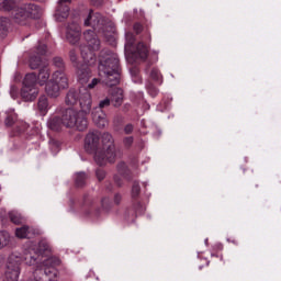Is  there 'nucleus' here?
I'll use <instances>...</instances> for the list:
<instances>
[{"instance_id": "f257e3e1", "label": "nucleus", "mask_w": 281, "mask_h": 281, "mask_svg": "<svg viewBox=\"0 0 281 281\" xmlns=\"http://www.w3.org/2000/svg\"><path fill=\"white\" fill-rule=\"evenodd\" d=\"M81 58L82 63L81 65L75 67V74L77 76V80L79 85H89V81L91 80L93 74L91 71L92 65H95L97 57L95 53L89 50V47L81 46Z\"/></svg>"}, {"instance_id": "f03ea898", "label": "nucleus", "mask_w": 281, "mask_h": 281, "mask_svg": "<svg viewBox=\"0 0 281 281\" xmlns=\"http://www.w3.org/2000/svg\"><path fill=\"white\" fill-rule=\"evenodd\" d=\"M56 113H60L61 122L66 128H77L79 132L89 128L87 116L74 108H57Z\"/></svg>"}, {"instance_id": "7ed1b4c3", "label": "nucleus", "mask_w": 281, "mask_h": 281, "mask_svg": "<svg viewBox=\"0 0 281 281\" xmlns=\"http://www.w3.org/2000/svg\"><path fill=\"white\" fill-rule=\"evenodd\" d=\"M137 38L132 32L125 33V57L128 63H137V60H146L148 58V47L139 42L135 46Z\"/></svg>"}, {"instance_id": "20e7f679", "label": "nucleus", "mask_w": 281, "mask_h": 281, "mask_svg": "<svg viewBox=\"0 0 281 281\" xmlns=\"http://www.w3.org/2000/svg\"><path fill=\"white\" fill-rule=\"evenodd\" d=\"M46 265H50V267L45 266L34 270L32 281H56L58 278V270L56 267L60 265V259L48 258Z\"/></svg>"}, {"instance_id": "39448f33", "label": "nucleus", "mask_w": 281, "mask_h": 281, "mask_svg": "<svg viewBox=\"0 0 281 281\" xmlns=\"http://www.w3.org/2000/svg\"><path fill=\"white\" fill-rule=\"evenodd\" d=\"M100 85L99 78H93L90 83H88L87 87L82 86L80 87V97H79V106L80 110L78 111L81 115H89L91 113V108L93 104V99L91 98V92H89V89H95Z\"/></svg>"}, {"instance_id": "423d86ee", "label": "nucleus", "mask_w": 281, "mask_h": 281, "mask_svg": "<svg viewBox=\"0 0 281 281\" xmlns=\"http://www.w3.org/2000/svg\"><path fill=\"white\" fill-rule=\"evenodd\" d=\"M110 71H120V58L117 54L109 49H103L100 53L99 76L109 74Z\"/></svg>"}, {"instance_id": "0eeeda50", "label": "nucleus", "mask_w": 281, "mask_h": 281, "mask_svg": "<svg viewBox=\"0 0 281 281\" xmlns=\"http://www.w3.org/2000/svg\"><path fill=\"white\" fill-rule=\"evenodd\" d=\"M83 25L86 27H93V30H98L99 32H102V34H106V32H114L115 31V24L111 22V20L100 15V14H92L91 12L86 18Z\"/></svg>"}, {"instance_id": "6e6552de", "label": "nucleus", "mask_w": 281, "mask_h": 281, "mask_svg": "<svg viewBox=\"0 0 281 281\" xmlns=\"http://www.w3.org/2000/svg\"><path fill=\"white\" fill-rule=\"evenodd\" d=\"M117 157H122V151L115 145L103 147L94 154V161L98 166H106V164H115Z\"/></svg>"}, {"instance_id": "1a4fd4ad", "label": "nucleus", "mask_w": 281, "mask_h": 281, "mask_svg": "<svg viewBox=\"0 0 281 281\" xmlns=\"http://www.w3.org/2000/svg\"><path fill=\"white\" fill-rule=\"evenodd\" d=\"M53 67H55L57 70L53 72V78L55 80L61 81V89H67L69 87V78L67 77V64L65 63V59L63 57H54L53 58Z\"/></svg>"}, {"instance_id": "9d476101", "label": "nucleus", "mask_w": 281, "mask_h": 281, "mask_svg": "<svg viewBox=\"0 0 281 281\" xmlns=\"http://www.w3.org/2000/svg\"><path fill=\"white\" fill-rule=\"evenodd\" d=\"M20 276H21V259L14 256L9 257L5 272H4V279L2 281H19Z\"/></svg>"}, {"instance_id": "9b49d317", "label": "nucleus", "mask_w": 281, "mask_h": 281, "mask_svg": "<svg viewBox=\"0 0 281 281\" xmlns=\"http://www.w3.org/2000/svg\"><path fill=\"white\" fill-rule=\"evenodd\" d=\"M34 12H38V5L36 4H27L25 8H16L13 12V21L14 23H18V25H27V19L32 16L33 14H36Z\"/></svg>"}, {"instance_id": "f8f14e48", "label": "nucleus", "mask_w": 281, "mask_h": 281, "mask_svg": "<svg viewBox=\"0 0 281 281\" xmlns=\"http://www.w3.org/2000/svg\"><path fill=\"white\" fill-rule=\"evenodd\" d=\"M100 133L89 132L85 138V150L90 155L94 153H100Z\"/></svg>"}, {"instance_id": "ddd939ff", "label": "nucleus", "mask_w": 281, "mask_h": 281, "mask_svg": "<svg viewBox=\"0 0 281 281\" xmlns=\"http://www.w3.org/2000/svg\"><path fill=\"white\" fill-rule=\"evenodd\" d=\"M83 36L88 45H80V47H88L89 52H92V54L99 52L101 43L95 32L88 30L83 33Z\"/></svg>"}, {"instance_id": "4468645a", "label": "nucleus", "mask_w": 281, "mask_h": 281, "mask_svg": "<svg viewBox=\"0 0 281 281\" xmlns=\"http://www.w3.org/2000/svg\"><path fill=\"white\" fill-rule=\"evenodd\" d=\"M45 86V93L48 98H58L60 95V89H63V81L60 79L54 78L48 80Z\"/></svg>"}, {"instance_id": "2eb2a0df", "label": "nucleus", "mask_w": 281, "mask_h": 281, "mask_svg": "<svg viewBox=\"0 0 281 281\" xmlns=\"http://www.w3.org/2000/svg\"><path fill=\"white\" fill-rule=\"evenodd\" d=\"M66 38L70 45H76L80 41V25L72 22L67 26Z\"/></svg>"}, {"instance_id": "dca6fc26", "label": "nucleus", "mask_w": 281, "mask_h": 281, "mask_svg": "<svg viewBox=\"0 0 281 281\" xmlns=\"http://www.w3.org/2000/svg\"><path fill=\"white\" fill-rule=\"evenodd\" d=\"M95 205V199L91 198L89 194L83 195V207H88L87 211H85V216H91V212H93V215L98 218L100 217V207H93Z\"/></svg>"}, {"instance_id": "f3484780", "label": "nucleus", "mask_w": 281, "mask_h": 281, "mask_svg": "<svg viewBox=\"0 0 281 281\" xmlns=\"http://www.w3.org/2000/svg\"><path fill=\"white\" fill-rule=\"evenodd\" d=\"M92 120L98 128H104L109 121L106 120V113H104L101 109H93L92 110Z\"/></svg>"}, {"instance_id": "a211bd4d", "label": "nucleus", "mask_w": 281, "mask_h": 281, "mask_svg": "<svg viewBox=\"0 0 281 281\" xmlns=\"http://www.w3.org/2000/svg\"><path fill=\"white\" fill-rule=\"evenodd\" d=\"M110 101L115 109H120L124 104V90L122 88L112 89Z\"/></svg>"}, {"instance_id": "6ab92c4d", "label": "nucleus", "mask_w": 281, "mask_h": 281, "mask_svg": "<svg viewBox=\"0 0 281 281\" xmlns=\"http://www.w3.org/2000/svg\"><path fill=\"white\" fill-rule=\"evenodd\" d=\"M103 79V82L106 87H116L120 82V70L110 71L109 74L100 75Z\"/></svg>"}, {"instance_id": "aec40b11", "label": "nucleus", "mask_w": 281, "mask_h": 281, "mask_svg": "<svg viewBox=\"0 0 281 281\" xmlns=\"http://www.w3.org/2000/svg\"><path fill=\"white\" fill-rule=\"evenodd\" d=\"M37 76V85H40V87H45L47 85V82L49 81V77L52 76V72L49 70V66H42L38 69V74Z\"/></svg>"}, {"instance_id": "412c9836", "label": "nucleus", "mask_w": 281, "mask_h": 281, "mask_svg": "<svg viewBox=\"0 0 281 281\" xmlns=\"http://www.w3.org/2000/svg\"><path fill=\"white\" fill-rule=\"evenodd\" d=\"M35 234H38V231H36L34 227L24 225L20 228L15 229V236L18 238H34Z\"/></svg>"}, {"instance_id": "4be33fe9", "label": "nucleus", "mask_w": 281, "mask_h": 281, "mask_svg": "<svg viewBox=\"0 0 281 281\" xmlns=\"http://www.w3.org/2000/svg\"><path fill=\"white\" fill-rule=\"evenodd\" d=\"M63 126H65V123H63L61 116L54 115L47 121V127L49 131H54L55 133H60V131H63Z\"/></svg>"}, {"instance_id": "5701e85b", "label": "nucleus", "mask_w": 281, "mask_h": 281, "mask_svg": "<svg viewBox=\"0 0 281 281\" xmlns=\"http://www.w3.org/2000/svg\"><path fill=\"white\" fill-rule=\"evenodd\" d=\"M21 98L24 102H34V99L38 95V89L36 88H27L25 86L21 89Z\"/></svg>"}, {"instance_id": "b1692460", "label": "nucleus", "mask_w": 281, "mask_h": 281, "mask_svg": "<svg viewBox=\"0 0 281 281\" xmlns=\"http://www.w3.org/2000/svg\"><path fill=\"white\" fill-rule=\"evenodd\" d=\"M79 100H80V88H79V90L71 88L66 93L65 104L67 106H75V104H78Z\"/></svg>"}, {"instance_id": "393cba45", "label": "nucleus", "mask_w": 281, "mask_h": 281, "mask_svg": "<svg viewBox=\"0 0 281 281\" xmlns=\"http://www.w3.org/2000/svg\"><path fill=\"white\" fill-rule=\"evenodd\" d=\"M19 8L16 0H2L0 2V12H14Z\"/></svg>"}, {"instance_id": "a878e982", "label": "nucleus", "mask_w": 281, "mask_h": 281, "mask_svg": "<svg viewBox=\"0 0 281 281\" xmlns=\"http://www.w3.org/2000/svg\"><path fill=\"white\" fill-rule=\"evenodd\" d=\"M69 16V7L67 4H58L55 19L63 23Z\"/></svg>"}, {"instance_id": "bb28decb", "label": "nucleus", "mask_w": 281, "mask_h": 281, "mask_svg": "<svg viewBox=\"0 0 281 281\" xmlns=\"http://www.w3.org/2000/svg\"><path fill=\"white\" fill-rule=\"evenodd\" d=\"M38 256L41 255H38L36 250L29 249L24 254V262L29 265V267H34V265L37 263Z\"/></svg>"}, {"instance_id": "cd10ccee", "label": "nucleus", "mask_w": 281, "mask_h": 281, "mask_svg": "<svg viewBox=\"0 0 281 281\" xmlns=\"http://www.w3.org/2000/svg\"><path fill=\"white\" fill-rule=\"evenodd\" d=\"M117 172L124 177L127 181H133V173L131 172V169H128V166H126V162L121 161L116 165Z\"/></svg>"}, {"instance_id": "c85d7f7f", "label": "nucleus", "mask_w": 281, "mask_h": 281, "mask_svg": "<svg viewBox=\"0 0 281 281\" xmlns=\"http://www.w3.org/2000/svg\"><path fill=\"white\" fill-rule=\"evenodd\" d=\"M36 83H38L36 72L26 74L23 80V87H27L30 89H36Z\"/></svg>"}, {"instance_id": "c756f323", "label": "nucleus", "mask_w": 281, "mask_h": 281, "mask_svg": "<svg viewBox=\"0 0 281 281\" xmlns=\"http://www.w3.org/2000/svg\"><path fill=\"white\" fill-rule=\"evenodd\" d=\"M40 256H47V254L52 252V248L49 247V243L46 239H42L38 241L37 249L35 250Z\"/></svg>"}, {"instance_id": "7c9ffc66", "label": "nucleus", "mask_w": 281, "mask_h": 281, "mask_svg": "<svg viewBox=\"0 0 281 281\" xmlns=\"http://www.w3.org/2000/svg\"><path fill=\"white\" fill-rule=\"evenodd\" d=\"M37 108L40 113H42V115H45V113H47L49 109V101L47 100L46 95H41L38 98Z\"/></svg>"}, {"instance_id": "2f4dec72", "label": "nucleus", "mask_w": 281, "mask_h": 281, "mask_svg": "<svg viewBox=\"0 0 281 281\" xmlns=\"http://www.w3.org/2000/svg\"><path fill=\"white\" fill-rule=\"evenodd\" d=\"M101 142L103 148H108L109 146H115V139L113 138V135L109 132H104L101 136Z\"/></svg>"}, {"instance_id": "473e14b6", "label": "nucleus", "mask_w": 281, "mask_h": 281, "mask_svg": "<svg viewBox=\"0 0 281 281\" xmlns=\"http://www.w3.org/2000/svg\"><path fill=\"white\" fill-rule=\"evenodd\" d=\"M47 66V64H43V59L41 56H31L30 58V68L31 69H41V67Z\"/></svg>"}, {"instance_id": "72a5a7b5", "label": "nucleus", "mask_w": 281, "mask_h": 281, "mask_svg": "<svg viewBox=\"0 0 281 281\" xmlns=\"http://www.w3.org/2000/svg\"><path fill=\"white\" fill-rule=\"evenodd\" d=\"M88 176L85 172H78L75 177L76 188H85L87 186Z\"/></svg>"}, {"instance_id": "f704fd0d", "label": "nucleus", "mask_w": 281, "mask_h": 281, "mask_svg": "<svg viewBox=\"0 0 281 281\" xmlns=\"http://www.w3.org/2000/svg\"><path fill=\"white\" fill-rule=\"evenodd\" d=\"M68 58H69L74 69L76 67H79L80 65H82V63L78 61V50H76V48H72L69 50Z\"/></svg>"}, {"instance_id": "c9c22d12", "label": "nucleus", "mask_w": 281, "mask_h": 281, "mask_svg": "<svg viewBox=\"0 0 281 281\" xmlns=\"http://www.w3.org/2000/svg\"><path fill=\"white\" fill-rule=\"evenodd\" d=\"M9 218L11 223H14V225H21L23 221H25V218L23 217V215H21V213L14 212V211L9 213Z\"/></svg>"}, {"instance_id": "e433bc0d", "label": "nucleus", "mask_w": 281, "mask_h": 281, "mask_svg": "<svg viewBox=\"0 0 281 281\" xmlns=\"http://www.w3.org/2000/svg\"><path fill=\"white\" fill-rule=\"evenodd\" d=\"M8 245H10V233L2 231L0 232V249L8 247Z\"/></svg>"}, {"instance_id": "4c0bfd02", "label": "nucleus", "mask_w": 281, "mask_h": 281, "mask_svg": "<svg viewBox=\"0 0 281 281\" xmlns=\"http://www.w3.org/2000/svg\"><path fill=\"white\" fill-rule=\"evenodd\" d=\"M142 193V187L139 186V181L135 180L133 181L132 184V199H137V196H139V194Z\"/></svg>"}, {"instance_id": "58836bf2", "label": "nucleus", "mask_w": 281, "mask_h": 281, "mask_svg": "<svg viewBox=\"0 0 281 281\" xmlns=\"http://www.w3.org/2000/svg\"><path fill=\"white\" fill-rule=\"evenodd\" d=\"M149 76H150L151 80H154L155 82H158L159 85H161V82H164L161 72H159V69H157V68H153Z\"/></svg>"}, {"instance_id": "ea45409f", "label": "nucleus", "mask_w": 281, "mask_h": 281, "mask_svg": "<svg viewBox=\"0 0 281 281\" xmlns=\"http://www.w3.org/2000/svg\"><path fill=\"white\" fill-rule=\"evenodd\" d=\"M146 89L153 98H155V95H157V93H159V90L157 89V87H155V85L150 81L146 82Z\"/></svg>"}, {"instance_id": "a19ab883", "label": "nucleus", "mask_w": 281, "mask_h": 281, "mask_svg": "<svg viewBox=\"0 0 281 281\" xmlns=\"http://www.w3.org/2000/svg\"><path fill=\"white\" fill-rule=\"evenodd\" d=\"M49 147H50V150L53 153H58L59 148H60V142H58L57 139L55 138H50L49 142Z\"/></svg>"}, {"instance_id": "79ce46f5", "label": "nucleus", "mask_w": 281, "mask_h": 281, "mask_svg": "<svg viewBox=\"0 0 281 281\" xmlns=\"http://www.w3.org/2000/svg\"><path fill=\"white\" fill-rule=\"evenodd\" d=\"M101 205L105 212H111L113 205L111 204V201L108 198H103L101 200Z\"/></svg>"}, {"instance_id": "37998d69", "label": "nucleus", "mask_w": 281, "mask_h": 281, "mask_svg": "<svg viewBox=\"0 0 281 281\" xmlns=\"http://www.w3.org/2000/svg\"><path fill=\"white\" fill-rule=\"evenodd\" d=\"M10 18H0V27L10 31Z\"/></svg>"}, {"instance_id": "c03bdc74", "label": "nucleus", "mask_w": 281, "mask_h": 281, "mask_svg": "<svg viewBox=\"0 0 281 281\" xmlns=\"http://www.w3.org/2000/svg\"><path fill=\"white\" fill-rule=\"evenodd\" d=\"M111 104H112L111 99L105 98V99L101 100L99 102V106L94 108V109H101V111H102V109H106L108 106H111Z\"/></svg>"}, {"instance_id": "a18cd8bd", "label": "nucleus", "mask_w": 281, "mask_h": 281, "mask_svg": "<svg viewBox=\"0 0 281 281\" xmlns=\"http://www.w3.org/2000/svg\"><path fill=\"white\" fill-rule=\"evenodd\" d=\"M95 177L98 181H104V179H106V171H104V169H97Z\"/></svg>"}, {"instance_id": "49530a36", "label": "nucleus", "mask_w": 281, "mask_h": 281, "mask_svg": "<svg viewBox=\"0 0 281 281\" xmlns=\"http://www.w3.org/2000/svg\"><path fill=\"white\" fill-rule=\"evenodd\" d=\"M36 52L37 54H40V56H45L47 54V45L38 44L36 47Z\"/></svg>"}, {"instance_id": "de8ad7c7", "label": "nucleus", "mask_w": 281, "mask_h": 281, "mask_svg": "<svg viewBox=\"0 0 281 281\" xmlns=\"http://www.w3.org/2000/svg\"><path fill=\"white\" fill-rule=\"evenodd\" d=\"M133 30H134L135 34H140L144 32V25H142V23H139V22H135L133 24Z\"/></svg>"}, {"instance_id": "09e8293b", "label": "nucleus", "mask_w": 281, "mask_h": 281, "mask_svg": "<svg viewBox=\"0 0 281 281\" xmlns=\"http://www.w3.org/2000/svg\"><path fill=\"white\" fill-rule=\"evenodd\" d=\"M135 139L133 138V136H127L123 139V144L125 146V148H131L133 146V142Z\"/></svg>"}, {"instance_id": "8fccbe9b", "label": "nucleus", "mask_w": 281, "mask_h": 281, "mask_svg": "<svg viewBox=\"0 0 281 281\" xmlns=\"http://www.w3.org/2000/svg\"><path fill=\"white\" fill-rule=\"evenodd\" d=\"M134 210H135L136 214H144V212H146V207L144 205H142L139 202H137L134 205Z\"/></svg>"}, {"instance_id": "3c124183", "label": "nucleus", "mask_w": 281, "mask_h": 281, "mask_svg": "<svg viewBox=\"0 0 281 281\" xmlns=\"http://www.w3.org/2000/svg\"><path fill=\"white\" fill-rule=\"evenodd\" d=\"M10 95L11 98H13V100H16V98H19V88H16V86H11Z\"/></svg>"}, {"instance_id": "603ef678", "label": "nucleus", "mask_w": 281, "mask_h": 281, "mask_svg": "<svg viewBox=\"0 0 281 281\" xmlns=\"http://www.w3.org/2000/svg\"><path fill=\"white\" fill-rule=\"evenodd\" d=\"M4 124L8 128H10L11 126H14V116L12 115L7 116L4 120Z\"/></svg>"}, {"instance_id": "864d4df0", "label": "nucleus", "mask_w": 281, "mask_h": 281, "mask_svg": "<svg viewBox=\"0 0 281 281\" xmlns=\"http://www.w3.org/2000/svg\"><path fill=\"white\" fill-rule=\"evenodd\" d=\"M113 179H114V183H115V186H117V188H122L124 186V181L122 180V178L120 176L115 175L113 177Z\"/></svg>"}, {"instance_id": "5fc2aeb1", "label": "nucleus", "mask_w": 281, "mask_h": 281, "mask_svg": "<svg viewBox=\"0 0 281 281\" xmlns=\"http://www.w3.org/2000/svg\"><path fill=\"white\" fill-rule=\"evenodd\" d=\"M133 131H135V126H133V124H127L124 127V133L125 135H131L133 133Z\"/></svg>"}, {"instance_id": "6e6d98bb", "label": "nucleus", "mask_w": 281, "mask_h": 281, "mask_svg": "<svg viewBox=\"0 0 281 281\" xmlns=\"http://www.w3.org/2000/svg\"><path fill=\"white\" fill-rule=\"evenodd\" d=\"M113 201H114L115 205H120V203H122V194L121 193H115Z\"/></svg>"}, {"instance_id": "4d7b16f0", "label": "nucleus", "mask_w": 281, "mask_h": 281, "mask_svg": "<svg viewBox=\"0 0 281 281\" xmlns=\"http://www.w3.org/2000/svg\"><path fill=\"white\" fill-rule=\"evenodd\" d=\"M131 71V75L134 77V78H137L139 76V68L137 67H133L130 69Z\"/></svg>"}, {"instance_id": "13d9d810", "label": "nucleus", "mask_w": 281, "mask_h": 281, "mask_svg": "<svg viewBox=\"0 0 281 281\" xmlns=\"http://www.w3.org/2000/svg\"><path fill=\"white\" fill-rule=\"evenodd\" d=\"M8 29H2L0 27V38H5V36H8Z\"/></svg>"}, {"instance_id": "bf43d9fd", "label": "nucleus", "mask_w": 281, "mask_h": 281, "mask_svg": "<svg viewBox=\"0 0 281 281\" xmlns=\"http://www.w3.org/2000/svg\"><path fill=\"white\" fill-rule=\"evenodd\" d=\"M68 203H69V207H70L71 212H74V206L76 205V200L70 199Z\"/></svg>"}, {"instance_id": "052dcab7", "label": "nucleus", "mask_w": 281, "mask_h": 281, "mask_svg": "<svg viewBox=\"0 0 281 281\" xmlns=\"http://www.w3.org/2000/svg\"><path fill=\"white\" fill-rule=\"evenodd\" d=\"M71 0H59L58 4L65 5V3H70Z\"/></svg>"}, {"instance_id": "680f3d73", "label": "nucleus", "mask_w": 281, "mask_h": 281, "mask_svg": "<svg viewBox=\"0 0 281 281\" xmlns=\"http://www.w3.org/2000/svg\"><path fill=\"white\" fill-rule=\"evenodd\" d=\"M130 109H131V104L127 103V104L123 105V111L124 112L128 111Z\"/></svg>"}, {"instance_id": "e2e57ef3", "label": "nucleus", "mask_w": 281, "mask_h": 281, "mask_svg": "<svg viewBox=\"0 0 281 281\" xmlns=\"http://www.w3.org/2000/svg\"><path fill=\"white\" fill-rule=\"evenodd\" d=\"M106 190H109L110 192L113 190V184H109L108 187H106Z\"/></svg>"}]
</instances>
